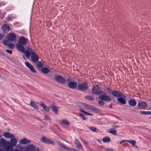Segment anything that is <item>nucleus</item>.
Segmentation results:
<instances>
[{
    "label": "nucleus",
    "instance_id": "1",
    "mask_svg": "<svg viewBox=\"0 0 151 151\" xmlns=\"http://www.w3.org/2000/svg\"><path fill=\"white\" fill-rule=\"evenodd\" d=\"M81 105L82 107L84 109H88L93 111L96 113L100 112L101 111L100 110L93 106L84 103H82Z\"/></svg>",
    "mask_w": 151,
    "mask_h": 151
},
{
    "label": "nucleus",
    "instance_id": "2",
    "mask_svg": "<svg viewBox=\"0 0 151 151\" xmlns=\"http://www.w3.org/2000/svg\"><path fill=\"white\" fill-rule=\"evenodd\" d=\"M23 45L20 44H17L16 45L17 49L20 52L24 53L27 58H29L30 55V53L27 50L25 51V48L23 46Z\"/></svg>",
    "mask_w": 151,
    "mask_h": 151
},
{
    "label": "nucleus",
    "instance_id": "3",
    "mask_svg": "<svg viewBox=\"0 0 151 151\" xmlns=\"http://www.w3.org/2000/svg\"><path fill=\"white\" fill-rule=\"evenodd\" d=\"M66 82L68 86L70 88L72 89H75L77 87V83L73 81V79L70 77L67 78Z\"/></svg>",
    "mask_w": 151,
    "mask_h": 151
},
{
    "label": "nucleus",
    "instance_id": "4",
    "mask_svg": "<svg viewBox=\"0 0 151 151\" xmlns=\"http://www.w3.org/2000/svg\"><path fill=\"white\" fill-rule=\"evenodd\" d=\"M88 88V85L86 82L81 83L78 85V89L82 91L86 90Z\"/></svg>",
    "mask_w": 151,
    "mask_h": 151
},
{
    "label": "nucleus",
    "instance_id": "5",
    "mask_svg": "<svg viewBox=\"0 0 151 151\" xmlns=\"http://www.w3.org/2000/svg\"><path fill=\"white\" fill-rule=\"evenodd\" d=\"M92 92L93 94L99 95L101 93L102 91L99 87V85H97L94 86L92 88Z\"/></svg>",
    "mask_w": 151,
    "mask_h": 151
},
{
    "label": "nucleus",
    "instance_id": "6",
    "mask_svg": "<svg viewBox=\"0 0 151 151\" xmlns=\"http://www.w3.org/2000/svg\"><path fill=\"white\" fill-rule=\"evenodd\" d=\"M148 106L147 103L143 101L139 102L137 105L138 108L140 109L145 110L146 109Z\"/></svg>",
    "mask_w": 151,
    "mask_h": 151
},
{
    "label": "nucleus",
    "instance_id": "7",
    "mask_svg": "<svg viewBox=\"0 0 151 151\" xmlns=\"http://www.w3.org/2000/svg\"><path fill=\"white\" fill-rule=\"evenodd\" d=\"M56 81L60 84H64L66 82L65 78L60 76H57L55 77Z\"/></svg>",
    "mask_w": 151,
    "mask_h": 151
},
{
    "label": "nucleus",
    "instance_id": "8",
    "mask_svg": "<svg viewBox=\"0 0 151 151\" xmlns=\"http://www.w3.org/2000/svg\"><path fill=\"white\" fill-rule=\"evenodd\" d=\"M59 146L62 148L66 150L70 151H80L79 150L76 149L75 148L68 147L65 144H63L61 143H58Z\"/></svg>",
    "mask_w": 151,
    "mask_h": 151
},
{
    "label": "nucleus",
    "instance_id": "9",
    "mask_svg": "<svg viewBox=\"0 0 151 151\" xmlns=\"http://www.w3.org/2000/svg\"><path fill=\"white\" fill-rule=\"evenodd\" d=\"M24 63L26 66L32 72L36 73L37 71L34 68V67L28 62H25Z\"/></svg>",
    "mask_w": 151,
    "mask_h": 151
},
{
    "label": "nucleus",
    "instance_id": "10",
    "mask_svg": "<svg viewBox=\"0 0 151 151\" xmlns=\"http://www.w3.org/2000/svg\"><path fill=\"white\" fill-rule=\"evenodd\" d=\"M41 141L43 142L49 144L53 145L54 142L50 139L47 138L45 136H42L40 139Z\"/></svg>",
    "mask_w": 151,
    "mask_h": 151
},
{
    "label": "nucleus",
    "instance_id": "11",
    "mask_svg": "<svg viewBox=\"0 0 151 151\" xmlns=\"http://www.w3.org/2000/svg\"><path fill=\"white\" fill-rule=\"evenodd\" d=\"M31 55L32 61L33 63L37 62L39 59V57L37 54L34 52H31Z\"/></svg>",
    "mask_w": 151,
    "mask_h": 151
},
{
    "label": "nucleus",
    "instance_id": "12",
    "mask_svg": "<svg viewBox=\"0 0 151 151\" xmlns=\"http://www.w3.org/2000/svg\"><path fill=\"white\" fill-rule=\"evenodd\" d=\"M16 36L15 33H10L8 35L7 38L8 40L11 42H13L16 39Z\"/></svg>",
    "mask_w": 151,
    "mask_h": 151
},
{
    "label": "nucleus",
    "instance_id": "13",
    "mask_svg": "<svg viewBox=\"0 0 151 151\" xmlns=\"http://www.w3.org/2000/svg\"><path fill=\"white\" fill-rule=\"evenodd\" d=\"M28 40L26 38L24 37H19L18 39L19 43L23 45H25L27 43Z\"/></svg>",
    "mask_w": 151,
    "mask_h": 151
},
{
    "label": "nucleus",
    "instance_id": "14",
    "mask_svg": "<svg viewBox=\"0 0 151 151\" xmlns=\"http://www.w3.org/2000/svg\"><path fill=\"white\" fill-rule=\"evenodd\" d=\"M1 27L3 32L4 33H7L10 30V27L6 24H3Z\"/></svg>",
    "mask_w": 151,
    "mask_h": 151
},
{
    "label": "nucleus",
    "instance_id": "15",
    "mask_svg": "<svg viewBox=\"0 0 151 151\" xmlns=\"http://www.w3.org/2000/svg\"><path fill=\"white\" fill-rule=\"evenodd\" d=\"M36 148V147L32 144L28 145L25 148L27 151H35Z\"/></svg>",
    "mask_w": 151,
    "mask_h": 151
},
{
    "label": "nucleus",
    "instance_id": "16",
    "mask_svg": "<svg viewBox=\"0 0 151 151\" xmlns=\"http://www.w3.org/2000/svg\"><path fill=\"white\" fill-rule=\"evenodd\" d=\"M5 150L8 151L9 149L11 150L12 149V148L10 142L9 141H6L3 147Z\"/></svg>",
    "mask_w": 151,
    "mask_h": 151
},
{
    "label": "nucleus",
    "instance_id": "17",
    "mask_svg": "<svg viewBox=\"0 0 151 151\" xmlns=\"http://www.w3.org/2000/svg\"><path fill=\"white\" fill-rule=\"evenodd\" d=\"M12 137L11 139L10 144L12 148L16 146L17 143V139L15 138Z\"/></svg>",
    "mask_w": 151,
    "mask_h": 151
},
{
    "label": "nucleus",
    "instance_id": "18",
    "mask_svg": "<svg viewBox=\"0 0 151 151\" xmlns=\"http://www.w3.org/2000/svg\"><path fill=\"white\" fill-rule=\"evenodd\" d=\"M75 142L78 149L81 150L83 149V146L78 140L77 139H75Z\"/></svg>",
    "mask_w": 151,
    "mask_h": 151
},
{
    "label": "nucleus",
    "instance_id": "19",
    "mask_svg": "<svg viewBox=\"0 0 151 151\" xmlns=\"http://www.w3.org/2000/svg\"><path fill=\"white\" fill-rule=\"evenodd\" d=\"M99 98L101 100L106 101H109L111 100V98L110 96L105 95L100 96Z\"/></svg>",
    "mask_w": 151,
    "mask_h": 151
},
{
    "label": "nucleus",
    "instance_id": "20",
    "mask_svg": "<svg viewBox=\"0 0 151 151\" xmlns=\"http://www.w3.org/2000/svg\"><path fill=\"white\" fill-rule=\"evenodd\" d=\"M31 140L28 139L26 138H24L21 139L19 141V143L23 144L25 145L31 142Z\"/></svg>",
    "mask_w": 151,
    "mask_h": 151
},
{
    "label": "nucleus",
    "instance_id": "21",
    "mask_svg": "<svg viewBox=\"0 0 151 151\" xmlns=\"http://www.w3.org/2000/svg\"><path fill=\"white\" fill-rule=\"evenodd\" d=\"M3 135L6 138H11L15 137V136L13 134H10L9 132H6L3 133Z\"/></svg>",
    "mask_w": 151,
    "mask_h": 151
},
{
    "label": "nucleus",
    "instance_id": "22",
    "mask_svg": "<svg viewBox=\"0 0 151 151\" xmlns=\"http://www.w3.org/2000/svg\"><path fill=\"white\" fill-rule=\"evenodd\" d=\"M118 103L120 104L124 105L126 103V101L121 97L118 99Z\"/></svg>",
    "mask_w": 151,
    "mask_h": 151
},
{
    "label": "nucleus",
    "instance_id": "23",
    "mask_svg": "<svg viewBox=\"0 0 151 151\" xmlns=\"http://www.w3.org/2000/svg\"><path fill=\"white\" fill-rule=\"evenodd\" d=\"M128 103L130 106L133 107L136 106L137 104L136 101L133 99H130L128 101Z\"/></svg>",
    "mask_w": 151,
    "mask_h": 151
},
{
    "label": "nucleus",
    "instance_id": "24",
    "mask_svg": "<svg viewBox=\"0 0 151 151\" xmlns=\"http://www.w3.org/2000/svg\"><path fill=\"white\" fill-rule=\"evenodd\" d=\"M114 96L117 97H124V96L121 93L118 91L114 90Z\"/></svg>",
    "mask_w": 151,
    "mask_h": 151
},
{
    "label": "nucleus",
    "instance_id": "25",
    "mask_svg": "<svg viewBox=\"0 0 151 151\" xmlns=\"http://www.w3.org/2000/svg\"><path fill=\"white\" fill-rule=\"evenodd\" d=\"M40 105L42 107L44 110L46 112H49L50 111V108L48 107H47L42 102H41Z\"/></svg>",
    "mask_w": 151,
    "mask_h": 151
},
{
    "label": "nucleus",
    "instance_id": "26",
    "mask_svg": "<svg viewBox=\"0 0 151 151\" xmlns=\"http://www.w3.org/2000/svg\"><path fill=\"white\" fill-rule=\"evenodd\" d=\"M24 148L22 147L20 144H18L16 147L15 149V151H23Z\"/></svg>",
    "mask_w": 151,
    "mask_h": 151
},
{
    "label": "nucleus",
    "instance_id": "27",
    "mask_svg": "<svg viewBox=\"0 0 151 151\" xmlns=\"http://www.w3.org/2000/svg\"><path fill=\"white\" fill-rule=\"evenodd\" d=\"M30 105L34 108L35 109H38V107L37 105L33 101H31L30 102Z\"/></svg>",
    "mask_w": 151,
    "mask_h": 151
},
{
    "label": "nucleus",
    "instance_id": "28",
    "mask_svg": "<svg viewBox=\"0 0 151 151\" xmlns=\"http://www.w3.org/2000/svg\"><path fill=\"white\" fill-rule=\"evenodd\" d=\"M6 141L3 138H2L0 139V147H3Z\"/></svg>",
    "mask_w": 151,
    "mask_h": 151
},
{
    "label": "nucleus",
    "instance_id": "29",
    "mask_svg": "<svg viewBox=\"0 0 151 151\" xmlns=\"http://www.w3.org/2000/svg\"><path fill=\"white\" fill-rule=\"evenodd\" d=\"M43 66V64L40 61H38L37 62V67L38 70H40V69Z\"/></svg>",
    "mask_w": 151,
    "mask_h": 151
},
{
    "label": "nucleus",
    "instance_id": "30",
    "mask_svg": "<svg viewBox=\"0 0 151 151\" xmlns=\"http://www.w3.org/2000/svg\"><path fill=\"white\" fill-rule=\"evenodd\" d=\"M42 73L44 74H47L50 72V70L46 67L43 68L41 70Z\"/></svg>",
    "mask_w": 151,
    "mask_h": 151
},
{
    "label": "nucleus",
    "instance_id": "31",
    "mask_svg": "<svg viewBox=\"0 0 151 151\" xmlns=\"http://www.w3.org/2000/svg\"><path fill=\"white\" fill-rule=\"evenodd\" d=\"M88 128L91 131L94 132H98L99 130L96 127H88Z\"/></svg>",
    "mask_w": 151,
    "mask_h": 151
},
{
    "label": "nucleus",
    "instance_id": "32",
    "mask_svg": "<svg viewBox=\"0 0 151 151\" xmlns=\"http://www.w3.org/2000/svg\"><path fill=\"white\" fill-rule=\"evenodd\" d=\"M51 109L56 114L58 113V109L56 106H53L52 107Z\"/></svg>",
    "mask_w": 151,
    "mask_h": 151
},
{
    "label": "nucleus",
    "instance_id": "33",
    "mask_svg": "<svg viewBox=\"0 0 151 151\" xmlns=\"http://www.w3.org/2000/svg\"><path fill=\"white\" fill-rule=\"evenodd\" d=\"M79 110L81 112L83 113L86 115L91 116H93V114L88 113L87 112L85 111L84 110L82 109H79Z\"/></svg>",
    "mask_w": 151,
    "mask_h": 151
},
{
    "label": "nucleus",
    "instance_id": "34",
    "mask_svg": "<svg viewBox=\"0 0 151 151\" xmlns=\"http://www.w3.org/2000/svg\"><path fill=\"white\" fill-rule=\"evenodd\" d=\"M127 142L130 143L133 147H134L136 143V141L134 140H127Z\"/></svg>",
    "mask_w": 151,
    "mask_h": 151
},
{
    "label": "nucleus",
    "instance_id": "35",
    "mask_svg": "<svg viewBox=\"0 0 151 151\" xmlns=\"http://www.w3.org/2000/svg\"><path fill=\"white\" fill-rule=\"evenodd\" d=\"M111 139L109 137L106 136L103 139V141L104 142H107L110 141Z\"/></svg>",
    "mask_w": 151,
    "mask_h": 151
},
{
    "label": "nucleus",
    "instance_id": "36",
    "mask_svg": "<svg viewBox=\"0 0 151 151\" xmlns=\"http://www.w3.org/2000/svg\"><path fill=\"white\" fill-rule=\"evenodd\" d=\"M140 113L142 114L143 115H151V111H141Z\"/></svg>",
    "mask_w": 151,
    "mask_h": 151
},
{
    "label": "nucleus",
    "instance_id": "37",
    "mask_svg": "<svg viewBox=\"0 0 151 151\" xmlns=\"http://www.w3.org/2000/svg\"><path fill=\"white\" fill-rule=\"evenodd\" d=\"M61 124L66 125H69L70 124L69 122L66 120H63L61 121Z\"/></svg>",
    "mask_w": 151,
    "mask_h": 151
},
{
    "label": "nucleus",
    "instance_id": "38",
    "mask_svg": "<svg viewBox=\"0 0 151 151\" xmlns=\"http://www.w3.org/2000/svg\"><path fill=\"white\" fill-rule=\"evenodd\" d=\"M85 98L87 100H93L94 98L89 96H85Z\"/></svg>",
    "mask_w": 151,
    "mask_h": 151
},
{
    "label": "nucleus",
    "instance_id": "39",
    "mask_svg": "<svg viewBox=\"0 0 151 151\" xmlns=\"http://www.w3.org/2000/svg\"><path fill=\"white\" fill-rule=\"evenodd\" d=\"M79 116L82 117V119H83V120H85L87 119L85 117V116L81 113H79Z\"/></svg>",
    "mask_w": 151,
    "mask_h": 151
},
{
    "label": "nucleus",
    "instance_id": "40",
    "mask_svg": "<svg viewBox=\"0 0 151 151\" xmlns=\"http://www.w3.org/2000/svg\"><path fill=\"white\" fill-rule=\"evenodd\" d=\"M14 45L12 43H10L8 45V47L11 49H13L14 48Z\"/></svg>",
    "mask_w": 151,
    "mask_h": 151
},
{
    "label": "nucleus",
    "instance_id": "41",
    "mask_svg": "<svg viewBox=\"0 0 151 151\" xmlns=\"http://www.w3.org/2000/svg\"><path fill=\"white\" fill-rule=\"evenodd\" d=\"M45 119L48 120H51V119L48 115H45Z\"/></svg>",
    "mask_w": 151,
    "mask_h": 151
},
{
    "label": "nucleus",
    "instance_id": "42",
    "mask_svg": "<svg viewBox=\"0 0 151 151\" xmlns=\"http://www.w3.org/2000/svg\"><path fill=\"white\" fill-rule=\"evenodd\" d=\"M27 50L28 51L29 53V52H30L31 53V52H33L34 50L31 48L30 47H28L27 48ZM30 54L31 55V53H30Z\"/></svg>",
    "mask_w": 151,
    "mask_h": 151
},
{
    "label": "nucleus",
    "instance_id": "43",
    "mask_svg": "<svg viewBox=\"0 0 151 151\" xmlns=\"http://www.w3.org/2000/svg\"><path fill=\"white\" fill-rule=\"evenodd\" d=\"M99 104L100 105L103 106L104 104V103L103 101L100 100L99 101Z\"/></svg>",
    "mask_w": 151,
    "mask_h": 151
},
{
    "label": "nucleus",
    "instance_id": "44",
    "mask_svg": "<svg viewBox=\"0 0 151 151\" xmlns=\"http://www.w3.org/2000/svg\"><path fill=\"white\" fill-rule=\"evenodd\" d=\"M3 43L5 46H7L8 45V42L7 40H4L3 41Z\"/></svg>",
    "mask_w": 151,
    "mask_h": 151
},
{
    "label": "nucleus",
    "instance_id": "45",
    "mask_svg": "<svg viewBox=\"0 0 151 151\" xmlns=\"http://www.w3.org/2000/svg\"><path fill=\"white\" fill-rule=\"evenodd\" d=\"M6 51L9 53V54L11 55L12 53V51L11 50H6Z\"/></svg>",
    "mask_w": 151,
    "mask_h": 151
},
{
    "label": "nucleus",
    "instance_id": "46",
    "mask_svg": "<svg viewBox=\"0 0 151 151\" xmlns=\"http://www.w3.org/2000/svg\"><path fill=\"white\" fill-rule=\"evenodd\" d=\"M127 140H122L119 143L120 144H122V143L124 142H127Z\"/></svg>",
    "mask_w": 151,
    "mask_h": 151
},
{
    "label": "nucleus",
    "instance_id": "47",
    "mask_svg": "<svg viewBox=\"0 0 151 151\" xmlns=\"http://www.w3.org/2000/svg\"><path fill=\"white\" fill-rule=\"evenodd\" d=\"M106 151H113V150H111V149L110 148H109L107 149H106Z\"/></svg>",
    "mask_w": 151,
    "mask_h": 151
},
{
    "label": "nucleus",
    "instance_id": "48",
    "mask_svg": "<svg viewBox=\"0 0 151 151\" xmlns=\"http://www.w3.org/2000/svg\"><path fill=\"white\" fill-rule=\"evenodd\" d=\"M117 134L116 130L114 129V135H116Z\"/></svg>",
    "mask_w": 151,
    "mask_h": 151
},
{
    "label": "nucleus",
    "instance_id": "49",
    "mask_svg": "<svg viewBox=\"0 0 151 151\" xmlns=\"http://www.w3.org/2000/svg\"><path fill=\"white\" fill-rule=\"evenodd\" d=\"M108 132H110L112 134H113V129H111L110 130V132H109V131H108Z\"/></svg>",
    "mask_w": 151,
    "mask_h": 151
},
{
    "label": "nucleus",
    "instance_id": "50",
    "mask_svg": "<svg viewBox=\"0 0 151 151\" xmlns=\"http://www.w3.org/2000/svg\"><path fill=\"white\" fill-rule=\"evenodd\" d=\"M84 144H85V145H88V142H87L86 141H85L84 142Z\"/></svg>",
    "mask_w": 151,
    "mask_h": 151
},
{
    "label": "nucleus",
    "instance_id": "51",
    "mask_svg": "<svg viewBox=\"0 0 151 151\" xmlns=\"http://www.w3.org/2000/svg\"><path fill=\"white\" fill-rule=\"evenodd\" d=\"M3 37V36L2 35H1V34L0 33V40L2 39Z\"/></svg>",
    "mask_w": 151,
    "mask_h": 151
},
{
    "label": "nucleus",
    "instance_id": "52",
    "mask_svg": "<svg viewBox=\"0 0 151 151\" xmlns=\"http://www.w3.org/2000/svg\"><path fill=\"white\" fill-rule=\"evenodd\" d=\"M4 54L2 52V51L0 50V55H3Z\"/></svg>",
    "mask_w": 151,
    "mask_h": 151
},
{
    "label": "nucleus",
    "instance_id": "53",
    "mask_svg": "<svg viewBox=\"0 0 151 151\" xmlns=\"http://www.w3.org/2000/svg\"><path fill=\"white\" fill-rule=\"evenodd\" d=\"M111 93H112V95H113V91H112V92Z\"/></svg>",
    "mask_w": 151,
    "mask_h": 151
},
{
    "label": "nucleus",
    "instance_id": "54",
    "mask_svg": "<svg viewBox=\"0 0 151 151\" xmlns=\"http://www.w3.org/2000/svg\"><path fill=\"white\" fill-rule=\"evenodd\" d=\"M0 151H4V150H0Z\"/></svg>",
    "mask_w": 151,
    "mask_h": 151
},
{
    "label": "nucleus",
    "instance_id": "55",
    "mask_svg": "<svg viewBox=\"0 0 151 151\" xmlns=\"http://www.w3.org/2000/svg\"><path fill=\"white\" fill-rule=\"evenodd\" d=\"M135 147L136 148H138L137 147V146H135Z\"/></svg>",
    "mask_w": 151,
    "mask_h": 151
},
{
    "label": "nucleus",
    "instance_id": "56",
    "mask_svg": "<svg viewBox=\"0 0 151 151\" xmlns=\"http://www.w3.org/2000/svg\"><path fill=\"white\" fill-rule=\"evenodd\" d=\"M117 127H114V128H116Z\"/></svg>",
    "mask_w": 151,
    "mask_h": 151
},
{
    "label": "nucleus",
    "instance_id": "57",
    "mask_svg": "<svg viewBox=\"0 0 151 151\" xmlns=\"http://www.w3.org/2000/svg\"><path fill=\"white\" fill-rule=\"evenodd\" d=\"M1 135L0 134V138L1 137Z\"/></svg>",
    "mask_w": 151,
    "mask_h": 151
},
{
    "label": "nucleus",
    "instance_id": "58",
    "mask_svg": "<svg viewBox=\"0 0 151 151\" xmlns=\"http://www.w3.org/2000/svg\"><path fill=\"white\" fill-rule=\"evenodd\" d=\"M23 57H24V55H23Z\"/></svg>",
    "mask_w": 151,
    "mask_h": 151
},
{
    "label": "nucleus",
    "instance_id": "59",
    "mask_svg": "<svg viewBox=\"0 0 151 151\" xmlns=\"http://www.w3.org/2000/svg\"><path fill=\"white\" fill-rule=\"evenodd\" d=\"M1 77V75H0V78Z\"/></svg>",
    "mask_w": 151,
    "mask_h": 151
}]
</instances>
